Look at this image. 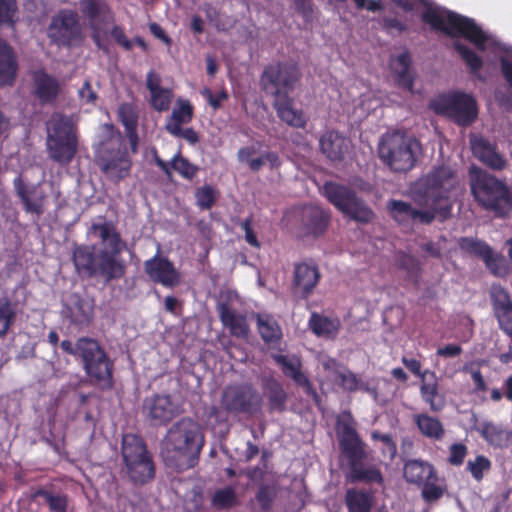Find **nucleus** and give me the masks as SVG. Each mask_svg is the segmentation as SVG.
<instances>
[{
	"mask_svg": "<svg viewBox=\"0 0 512 512\" xmlns=\"http://www.w3.org/2000/svg\"><path fill=\"white\" fill-rule=\"evenodd\" d=\"M89 233L96 235L101 247L95 244H75L71 261L77 275L83 278H101L106 283L120 280L126 274V262L122 253L127 242L122 239L116 226L110 221L93 223Z\"/></svg>",
	"mask_w": 512,
	"mask_h": 512,
	"instance_id": "1",
	"label": "nucleus"
},
{
	"mask_svg": "<svg viewBox=\"0 0 512 512\" xmlns=\"http://www.w3.org/2000/svg\"><path fill=\"white\" fill-rule=\"evenodd\" d=\"M457 184L454 170L448 166L434 167L422 177L411 192L412 200L420 207L415 208L412 221L429 225L438 216L446 220L451 216L452 201L450 192Z\"/></svg>",
	"mask_w": 512,
	"mask_h": 512,
	"instance_id": "2",
	"label": "nucleus"
},
{
	"mask_svg": "<svg viewBox=\"0 0 512 512\" xmlns=\"http://www.w3.org/2000/svg\"><path fill=\"white\" fill-rule=\"evenodd\" d=\"M300 79V68L292 61L271 63L260 77L262 90L274 97L273 107L278 117L295 128H304L307 123L303 111L294 108V99L289 95Z\"/></svg>",
	"mask_w": 512,
	"mask_h": 512,
	"instance_id": "3",
	"label": "nucleus"
},
{
	"mask_svg": "<svg viewBox=\"0 0 512 512\" xmlns=\"http://www.w3.org/2000/svg\"><path fill=\"white\" fill-rule=\"evenodd\" d=\"M470 188L478 205L495 217L504 218L512 212V192L496 176L483 170L472 172Z\"/></svg>",
	"mask_w": 512,
	"mask_h": 512,
	"instance_id": "4",
	"label": "nucleus"
},
{
	"mask_svg": "<svg viewBox=\"0 0 512 512\" xmlns=\"http://www.w3.org/2000/svg\"><path fill=\"white\" fill-rule=\"evenodd\" d=\"M377 152L379 159L391 171L407 173L416 166L422 146L414 137L394 131L380 138Z\"/></svg>",
	"mask_w": 512,
	"mask_h": 512,
	"instance_id": "5",
	"label": "nucleus"
},
{
	"mask_svg": "<svg viewBox=\"0 0 512 512\" xmlns=\"http://www.w3.org/2000/svg\"><path fill=\"white\" fill-rule=\"evenodd\" d=\"M423 22L429 24L434 30L443 32L450 37H463L472 43L479 51L486 50L489 36L474 19L448 11L443 16L437 9L427 7L422 13Z\"/></svg>",
	"mask_w": 512,
	"mask_h": 512,
	"instance_id": "6",
	"label": "nucleus"
},
{
	"mask_svg": "<svg viewBox=\"0 0 512 512\" xmlns=\"http://www.w3.org/2000/svg\"><path fill=\"white\" fill-rule=\"evenodd\" d=\"M105 127L109 138L100 142L96 163L108 179L119 183L130 175L132 160L121 133L112 124Z\"/></svg>",
	"mask_w": 512,
	"mask_h": 512,
	"instance_id": "7",
	"label": "nucleus"
},
{
	"mask_svg": "<svg viewBox=\"0 0 512 512\" xmlns=\"http://www.w3.org/2000/svg\"><path fill=\"white\" fill-rule=\"evenodd\" d=\"M203 446V436L196 421L189 417L181 418L167 431L163 440L162 456L165 460L189 457L198 459Z\"/></svg>",
	"mask_w": 512,
	"mask_h": 512,
	"instance_id": "8",
	"label": "nucleus"
},
{
	"mask_svg": "<svg viewBox=\"0 0 512 512\" xmlns=\"http://www.w3.org/2000/svg\"><path fill=\"white\" fill-rule=\"evenodd\" d=\"M121 455L126 475L134 485L143 486L154 480L156 467L144 440L135 434L122 438Z\"/></svg>",
	"mask_w": 512,
	"mask_h": 512,
	"instance_id": "9",
	"label": "nucleus"
},
{
	"mask_svg": "<svg viewBox=\"0 0 512 512\" xmlns=\"http://www.w3.org/2000/svg\"><path fill=\"white\" fill-rule=\"evenodd\" d=\"M340 447L342 453L348 460L349 473L347 475V479L350 483H383L384 479L382 473L377 467H365L362 463L366 456L363 443L355 428L350 424L343 425Z\"/></svg>",
	"mask_w": 512,
	"mask_h": 512,
	"instance_id": "10",
	"label": "nucleus"
},
{
	"mask_svg": "<svg viewBox=\"0 0 512 512\" xmlns=\"http://www.w3.org/2000/svg\"><path fill=\"white\" fill-rule=\"evenodd\" d=\"M79 350L86 375L102 388L111 389L114 385V363L98 341L83 337L79 343Z\"/></svg>",
	"mask_w": 512,
	"mask_h": 512,
	"instance_id": "11",
	"label": "nucleus"
},
{
	"mask_svg": "<svg viewBox=\"0 0 512 512\" xmlns=\"http://www.w3.org/2000/svg\"><path fill=\"white\" fill-rule=\"evenodd\" d=\"M322 194L336 209L354 221L367 224L375 217L372 209L349 186L327 181L322 187Z\"/></svg>",
	"mask_w": 512,
	"mask_h": 512,
	"instance_id": "12",
	"label": "nucleus"
},
{
	"mask_svg": "<svg viewBox=\"0 0 512 512\" xmlns=\"http://www.w3.org/2000/svg\"><path fill=\"white\" fill-rule=\"evenodd\" d=\"M262 404V396L253 384L248 382L226 386L220 398L221 408L233 416H252L260 411Z\"/></svg>",
	"mask_w": 512,
	"mask_h": 512,
	"instance_id": "13",
	"label": "nucleus"
},
{
	"mask_svg": "<svg viewBox=\"0 0 512 512\" xmlns=\"http://www.w3.org/2000/svg\"><path fill=\"white\" fill-rule=\"evenodd\" d=\"M77 137L70 118L60 115L51 121L47 137L50 158L61 164H68L77 152Z\"/></svg>",
	"mask_w": 512,
	"mask_h": 512,
	"instance_id": "14",
	"label": "nucleus"
},
{
	"mask_svg": "<svg viewBox=\"0 0 512 512\" xmlns=\"http://www.w3.org/2000/svg\"><path fill=\"white\" fill-rule=\"evenodd\" d=\"M431 108L460 126L471 125L478 115L476 100L463 92L439 95L431 102Z\"/></svg>",
	"mask_w": 512,
	"mask_h": 512,
	"instance_id": "15",
	"label": "nucleus"
},
{
	"mask_svg": "<svg viewBox=\"0 0 512 512\" xmlns=\"http://www.w3.org/2000/svg\"><path fill=\"white\" fill-rule=\"evenodd\" d=\"M50 43L58 47L71 48L83 40L78 13L73 9H61L52 16L47 28Z\"/></svg>",
	"mask_w": 512,
	"mask_h": 512,
	"instance_id": "16",
	"label": "nucleus"
},
{
	"mask_svg": "<svg viewBox=\"0 0 512 512\" xmlns=\"http://www.w3.org/2000/svg\"><path fill=\"white\" fill-rule=\"evenodd\" d=\"M182 411L181 404L168 394H155L143 403V413L153 425H167Z\"/></svg>",
	"mask_w": 512,
	"mask_h": 512,
	"instance_id": "17",
	"label": "nucleus"
},
{
	"mask_svg": "<svg viewBox=\"0 0 512 512\" xmlns=\"http://www.w3.org/2000/svg\"><path fill=\"white\" fill-rule=\"evenodd\" d=\"M144 271L151 281L167 288H174L181 282L174 263L159 253L144 262Z\"/></svg>",
	"mask_w": 512,
	"mask_h": 512,
	"instance_id": "18",
	"label": "nucleus"
},
{
	"mask_svg": "<svg viewBox=\"0 0 512 512\" xmlns=\"http://www.w3.org/2000/svg\"><path fill=\"white\" fill-rule=\"evenodd\" d=\"M80 10L89 20L92 29V39L96 46L108 53V48L101 42L98 22L114 21V14L105 0H80Z\"/></svg>",
	"mask_w": 512,
	"mask_h": 512,
	"instance_id": "19",
	"label": "nucleus"
},
{
	"mask_svg": "<svg viewBox=\"0 0 512 512\" xmlns=\"http://www.w3.org/2000/svg\"><path fill=\"white\" fill-rule=\"evenodd\" d=\"M331 222V214L314 204L304 205L299 213V228L305 236L323 235Z\"/></svg>",
	"mask_w": 512,
	"mask_h": 512,
	"instance_id": "20",
	"label": "nucleus"
},
{
	"mask_svg": "<svg viewBox=\"0 0 512 512\" xmlns=\"http://www.w3.org/2000/svg\"><path fill=\"white\" fill-rule=\"evenodd\" d=\"M320 280V272L314 264L299 263L294 267L292 291L303 299L308 298Z\"/></svg>",
	"mask_w": 512,
	"mask_h": 512,
	"instance_id": "21",
	"label": "nucleus"
},
{
	"mask_svg": "<svg viewBox=\"0 0 512 512\" xmlns=\"http://www.w3.org/2000/svg\"><path fill=\"white\" fill-rule=\"evenodd\" d=\"M272 358L281 367L285 376L291 378L297 386L302 387L305 393L316 402L319 401V395L308 377L302 372V364L298 358L290 359L282 354H274Z\"/></svg>",
	"mask_w": 512,
	"mask_h": 512,
	"instance_id": "22",
	"label": "nucleus"
},
{
	"mask_svg": "<svg viewBox=\"0 0 512 512\" xmlns=\"http://www.w3.org/2000/svg\"><path fill=\"white\" fill-rule=\"evenodd\" d=\"M17 196L23 204L27 213L35 214L38 217L44 213V201L46 195L38 185H27L21 176L13 181Z\"/></svg>",
	"mask_w": 512,
	"mask_h": 512,
	"instance_id": "23",
	"label": "nucleus"
},
{
	"mask_svg": "<svg viewBox=\"0 0 512 512\" xmlns=\"http://www.w3.org/2000/svg\"><path fill=\"white\" fill-rule=\"evenodd\" d=\"M471 149L473 155L490 169L501 171L507 165V160L497 151L496 145L483 137L472 138Z\"/></svg>",
	"mask_w": 512,
	"mask_h": 512,
	"instance_id": "24",
	"label": "nucleus"
},
{
	"mask_svg": "<svg viewBox=\"0 0 512 512\" xmlns=\"http://www.w3.org/2000/svg\"><path fill=\"white\" fill-rule=\"evenodd\" d=\"M389 67L397 85L400 88L412 91L414 87L415 74L412 69V58L410 52L405 50L396 57H391Z\"/></svg>",
	"mask_w": 512,
	"mask_h": 512,
	"instance_id": "25",
	"label": "nucleus"
},
{
	"mask_svg": "<svg viewBox=\"0 0 512 512\" xmlns=\"http://www.w3.org/2000/svg\"><path fill=\"white\" fill-rule=\"evenodd\" d=\"M320 150L333 162L343 161L349 152L350 141L336 131H327L319 139Z\"/></svg>",
	"mask_w": 512,
	"mask_h": 512,
	"instance_id": "26",
	"label": "nucleus"
},
{
	"mask_svg": "<svg viewBox=\"0 0 512 512\" xmlns=\"http://www.w3.org/2000/svg\"><path fill=\"white\" fill-rule=\"evenodd\" d=\"M65 316L77 326H87L94 315V305L79 294H72L65 305Z\"/></svg>",
	"mask_w": 512,
	"mask_h": 512,
	"instance_id": "27",
	"label": "nucleus"
},
{
	"mask_svg": "<svg viewBox=\"0 0 512 512\" xmlns=\"http://www.w3.org/2000/svg\"><path fill=\"white\" fill-rule=\"evenodd\" d=\"M161 77L154 70L146 76V87L150 92V104L158 112L168 111L173 99V91L161 87Z\"/></svg>",
	"mask_w": 512,
	"mask_h": 512,
	"instance_id": "28",
	"label": "nucleus"
},
{
	"mask_svg": "<svg viewBox=\"0 0 512 512\" xmlns=\"http://www.w3.org/2000/svg\"><path fill=\"white\" fill-rule=\"evenodd\" d=\"M219 318L224 327L236 338H247L250 328L246 316L238 313L227 303H221L218 308Z\"/></svg>",
	"mask_w": 512,
	"mask_h": 512,
	"instance_id": "29",
	"label": "nucleus"
},
{
	"mask_svg": "<svg viewBox=\"0 0 512 512\" xmlns=\"http://www.w3.org/2000/svg\"><path fill=\"white\" fill-rule=\"evenodd\" d=\"M33 86L34 95L41 104H50L54 102L60 92L58 80L46 73L44 70L34 72Z\"/></svg>",
	"mask_w": 512,
	"mask_h": 512,
	"instance_id": "30",
	"label": "nucleus"
},
{
	"mask_svg": "<svg viewBox=\"0 0 512 512\" xmlns=\"http://www.w3.org/2000/svg\"><path fill=\"white\" fill-rule=\"evenodd\" d=\"M403 477L406 482L420 487L429 479H437V471L427 461L411 459L404 464Z\"/></svg>",
	"mask_w": 512,
	"mask_h": 512,
	"instance_id": "31",
	"label": "nucleus"
},
{
	"mask_svg": "<svg viewBox=\"0 0 512 512\" xmlns=\"http://www.w3.org/2000/svg\"><path fill=\"white\" fill-rule=\"evenodd\" d=\"M18 72V63L12 47L0 38V87L13 85Z\"/></svg>",
	"mask_w": 512,
	"mask_h": 512,
	"instance_id": "32",
	"label": "nucleus"
},
{
	"mask_svg": "<svg viewBox=\"0 0 512 512\" xmlns=\"http://www.w3.org/2000/svg\"><path fill=\"white\" fill-rule=\"evenodd\" d=\"M138 118V109L134 104L122 103L119 106L118 119L124 126L126 136L130 141L131 149L133 152H136L139 141Z\"/></svg>",
	"mask_w": 512,
	"mask_h": 512,
	"instance_id": "33",
	"label": "nucleus"
},
{
	"mask_svg": "<svg viewBox=\"0 0 512 512\" xmlns=\"http://www.w3.org/2000/svg\"><path fill=\"white\" fill-rule=\"evenodd\" d=\"M262 388L268 400V410L270 412H284L288 395L282 384L274 377H265L262 380Z\"/></svg>",
	"mask_w": 512,
	"mask_h": 512,
	"instance_id": "34",
	"label": "nucleus"
},
{
	"mask_svg": "<svg viewBox=\"0 0 512 512\" xmlns=\"http://www.w3.org/2000/svg\"><path fill=\"white\" fill-rule=\"evenodd\" d=\"M344 502L348 512H371L374 494L370 490L349 488L345 492Z\"/></svg>",
	"mask_w": 512,
	"mask_h": 512,
	"instance_id": "35",
	"label": "nucleus"
},
{
	"mask_svg": "<svg viewBox=\"0 0 512 512\" xmlns=\"http://www.w3.org/2000/svg\"><path fill=\"white\" fill-rule=\"evenodd\" d=\"M477 431L489 445L497 448L507 447L512 437V433L507 429L487 421L481 423Z\"/></svg>",
	"mask_w": 512,
	"mask_h": 512,
	"instance_id": "36",
	"label": "nucleus"
},
{
	"mask_svg": "<svg viewBox=\"0 0 512 512\" xmlns=\"http://www.w3.org/2000/svg\"><path fill=\"white\" fill-rule=\"evenodd\" d=\"M413 419L423 436L434 440H440L444 436L445 430L438 418L421 413L414 415Z\"/></svg>",
	"mask_w": 512,
	"mask_h": 512,
	"instance_id": "37",
	"label": "nucleus"
},
{
	"mask_svg": "<svg viewBox=\"0 0 512 512\" xmlns=\"http://www.w3.org/2000/svg\"><path fill=\"white\" fill-rule=\"evenodd\" d=\"M43 498L48 505L50 512H68V496L65 494H54L45 488H38L31 495V500Z\"/></svg>",
	"mask_w": 512,
	"mask_h": 512,
	"instance_id": "38",
	"label": "nucleus"
},
{
	"mask_svg": "<svg viewBox=\"0 0 512 512\" xmlns=\"http://www.w3.org/2000/svg\"><path fill=\"white\" fill-rule=\"evenodd\" d=\"M211 505L218 510H229L240 505V500L235 488L229 485L215 490Z\"/></svg>",
	"mask_w": 512,
	"mask_h": 512,
	"instance_id": "39",
	"label": "nucleus"
},
{
	"mask_svg": "<svg viewBox=\"0 0 512 512\" xmlns=\"http://www.w3.org/2000/svg\"><path fill=\"white\" fill-rule=\"evenodd\" d=\"M258 331L265 343H277L282 337L278 323L270 316L257 315Z\"/></svg>",
	"mask_w": 512,
	"mask_h": 512,
	"instance_id": "40",
	"label": "nucleus"
},
{
	"mask_svg": "<svg viewBox=\"0 0 512 512\" xmlns=\"http://www.w3.org/2000/svg\"><path fill=\"white\" fill-rule=\"evenodd\" d=\"M194 115L193 106L187 100H178L177 106L172 110L171 116L165 125L166 131H169L174 125L178 127L191 122Z\"/></svg>",
	"mask_w": 512,
	"mask_h": 512,
	"instance_id": "41",
	"label": "nucleus"
},
{
	"mask_svg": "<svg viewBox=\"0 0 512 512\" xmlns=\"http://www.w3.org/2000/svg\"><path fill=\"white\" fill-rule=\"evenodd\" d=\"M453 48L464 61L469 72L473 75L478 74L483 67V59L475 51L459 41L453 43Z\"/></svg>",
	"mask_w": 512,
	"mask_h": 512,
	"instance_id": "42",
	"label": "nucleus"
},
{
	"mask_svg": "<svg viewBox=\"0 0 512 512\" xmlns=\"http://www.w3.org/2000/svg\"><path fill=\"white\" fill-rule=\"evenodd\" d=\"M420 394L423 401L429 405L431 411L440 412L444 408L445 401L439 396L437 381L433 383H422L420 386Z\"/></svg>",
	"mask_w": 512,
	"mask_h": 512,
	"instance_id": "43",
	"label": "nucleus"
},
{
	"mask_svg": "<svg viewBox=\"0 0 512 512\" xmlns=\"http://www.w3.org/2000/svg\"><path fill=\"white\" fill-rule=\"evenodd\" d=\"M312 331L318 336H329L337 333L339 321L313 313L310 319Z\"/></svg>",
	"mask_w": 512,
	"mask_h": 512,
	"instance_id": "44",
	"label": "nucleus"
},
{
	"mask_svg": "<svg viewBox=\"0 0 512 512\" xmlns=\"http://www.w3.org/2000/svg\"><path fill=\"white\" fill-rule=\"evenodd\" d=\"M16 318L15 306L9 298H0V338L7 335Z\"/></svg>",
	"mask_w": 512,
	"mask_h": 512,
	"instance_id": "45",
	"label": "nucleus"
},
{
	"mask_svg": "<svg viewBox=\"0 0 512 512\" xmlns=\"http://www.w3.org/2000/svg\"><path fill=\"white\" fill-rule=\"evenodd\" d=\"M459 247L462 251L479 257L483 260L488 257L492 249L486 242L472 237H462L459 240Z\"/></svg>",
	"mask_w": 512,
	"mask_h": 512,
	"instance_id": "46",
	"label": "nucleus"
},
{
	"mask_svg": "<svg viewBox=\"0 0 512 512\" xmlns=\"http://www.w3.org/2000/svg\"><path fill=\"white\" fill-rule=\"evenodd\" d=\"M172 170L176 171L182 178L192 180L198 173V166L192 164L187 158L178 152L171 159Z\"/></svg>",
	"mask_w": 512,
	"mask_h": 512,
	"instance_id": "47",
	"label": "nucleus"
},
{
	"mask_svg": "<svg viewBox=\"0 0 512 512\" xmlns=\"http://www.w3.org/2000/svg\"><path fill=\"white\" fill-rule=\"evenodd\" d=\"M392 218L398 223L412 221L415 208L402 200H392L388 204Z\"/></svg>",
	"mask_w": 512,
	"mask_h": 512,
	"instance_id": "48",
	"label": "nucleus"
},
{
	"mask_svg": "<svg viewBox=\"0 0 512 512\" xmlns=\"http://www.w3.org/2000/svg\"><path fill=\"white\" fill-rule=\"evenodd\" d=\"M491 467L490 459L484 455H477L474 460L467 462V470L477 482L482 481L484 474L489 472Z\"/></svg>",
	"mask_w": 512,
	"mask_h": 512,
	"instance_id": "49",
	"label": "nucleus"
},
{
	"mask_svg": "<svg viewBox=\"0 0 512 512\" xmlns=\"http://www.w3.org/2000/svg\"><path fill=\"white\" fill-rule=\"evenodd\" d=\"M439 478L429 479L424 484H421V496L427 503H432L439 500L445 491V488L438 484Z\"/></svg>",
	"mask_w": 512,
	"mask_h": 512,
	"instance_id": "50",
	"label": "nucleus"
},
{
	"mask_svg": "<svg viewBox=\"0 0 512 512\" xmlns=\"http://www.w3.org/2000/svg\"><path fill=\"white\" fill-rule=\"evenodd\" d=\"M372 440L381 441L383 444L382 454L392 460L397 453V445L391 434H383L378 430L371 433Z\"/></svg>",
	"mask_w": 512,
	"mask_h": 512,
	"instance_id": "51",
	"label": "nucleus"
},
{
	"mask_svg": "<svg viewBox=\"0 0 512 512\" xmlns=\"http://www.w3.org/2000/svg\"><path fill=\"white\" fill-rule=\"evenodd\" d=\"M197 205L203 210H209L216 201V192L211 186H203L196 190Z\"/></svg>",
	"mask_w": 512,
	"mask_h": 512,
	"instance_id": "52",
	"label": "nucleus"
},
{
	"mask_svg": "<svg viewBox=\"0 0 512 512\" xmlns=\"http://www.w3.org/2000/svg\"><path fill=\"white\" fill-rule=\"evenodd\" d=\"M491 303L493 312L512 305V299L506 289L501 286L493 287L491 290Z\"/></svg>",
	"mask_w": 512,
	"mask_h": 512,
	"instance_id": "53",
	"label": "nucleus"
},
{
	"mask_svg": "<svg viewBox=\"0 0 512 512\" xmlns=\"http://www.w3.org/2000/svg\"><path fill=\"white\" fill-rule=\"evenodd\" d=\"M17 11L16 0H0V26L14 23Z\"/></svg>",
	"mask_w": 512,
	"mask_h": 512,
	"instance_id": "54",
	"label": "nucleus"
},
{
	"mask_svg": "<svg viewBox=\"0 0 512 512\" xmlns=\"http://www.w3.org/2000/svg\"><path fill=\"white\" fill-rule=\"evenodd\" d=\"M337 382L345 391L354 392L362 389L360 378L351 371L339 372Z\"/></svg>",
	"mask_w": 512,
	"mask_h": 512,
	"instance_id": "55",
	"label": "nucleus"
},
{
	"mask_svg": "<svg viewBox=\"0 0 512 512\" xmlns=\"http://www.w3.org/2000/svg\"><path fill=\"white\" fill-rule=\"evenodd\" d=\"M483 261L492 274L496 276H503L505 274V259L502 255L495 254L493 249L490 250L488 257L483 258Z\"/></svg>",
	"mask_w": 512,
	"mask_h": 512,
	"instance_id": "56",
	"label": "nucleus"
},
{
	"mask_svg": "<svg viewBox=\"0 0 512 512\" xmlns=\"http://www.w3.org/2000/svg\"><path fill=\"white\" fill-rule=\"evenodd\" d=\"M276 496V490L271 485H261L256 494V500L260 507L268 511L272 507L273 501Z\"/></svg>",
	"mask_w": 512,
	"mask_h": 512,
	"instance_id": "57",
	"label": "nucleus"
},
{
	"mask_svg": "<svg viewBox=\"0 0 512 512\" xmlns=\"http://www.w3.org/2000/svg\"><path fill=\"white\" fill-rule=\"evenodd\" d=\"M500 329L512 338V305L494 312Z\"/></svg>",
	"mask_w": 512,
	"mask_h": 512,
	"instance_id": "58",
	"label": "nucleus"
},
{
	"mask_svg": "<svg viewBox=\"0 0 512 512\" xmlns=\"http://www.w3.org/2000/svg\"><path fill=\"white\" fill-rule=\"evenodd\" d=\"M201 94L207 99L209 105L214 109L218 110L222 106V102L228 99L229 95L225 89H222L220 92L214 94L209 88H204L201 91Z\"/></svg>",
	"mask_w": 512,
	"mask_h": 512,
	"instance_id": "59",
	"label": "nucleus"
},
{
	"mask_svg": "<svg viewBox=\"0 0 512 512\" xmlns=\"http://www.w3.org/2000/svg\"><path fill=\"white\" fill-rule=\"evenodd\" d=\"M466 455L467 447L462 443H454L450 446L448 461L454 466H460L463 464Z\"/></svg>",
	"mask_w": 512,
	"mask_h": 512,
	"instance_id": "60",
	"label": "nucleus"
},
{
	"mask_svg": "<svg viewBox=\"0 0 512 512\" xmlns=\"http://www.w3.org/2000/svg\"><path fill=\"white\" fill-rule=\"evenodd\" d=\"M175 137H181L187 140L190 144H195L199 141V136L193 128L183 129L181 126L174 125L169 131H167Z\"/></svg>",
	"mask_w": 512,
	"mask_h": 512,
	"instance_id": "61",
	"label": "nucleus"
},
{
	"mask_svg": "<svg viewBox=\"0 0 512 512\" xmlns=\"http://www.w3.org/2000/svg\"><path fill=\"white\" fill-rule=\"evenodd\" d=\"M110 34L112 38L115 40V42L123 49L127 51L132 50V41L126 37L124 29L121 26H113L110 31Z\"/></svg>",
	"mask_w": 512,
	"mask_h": 512,
	"instance_id": "62",
	"label": "nucleus"
},
{
	"mask_svg": "<svg viewBox=\"0 0 512 512\" xmlns=\"http://www.w3.org/2000/svg\"><path fill=\"white\" fill-rule=\"evenodd\" d=\"M381 24L388 33H391L393 30L402 33L407 29L406 24L395 17H384L381 20Z\"/></svg>",
	"mask_w": 512,
	"mask_h": 512,
	"instance_id": "63",
	"label": "nucleus"
},
{
	"mask_svg": "<svg viewBox=\"0 0 512 512\" xmlns=\"http://www.w3.org/2000/svg\"><path fill=\"white\" fill-rule=\"evenodd\" d=\"M499 62L501 74L512 91V62L506 57H501Z\"/></svg>",
	"mask_w": 512,
	"mask_h": 512,
	"instance_id": "64",
	"label": "nucleus"
}]
</instances>
